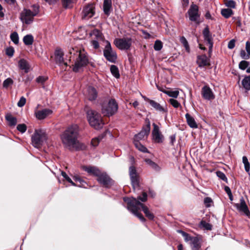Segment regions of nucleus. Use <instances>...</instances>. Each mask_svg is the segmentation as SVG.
<instances>
[{
    "instance_id": "1",
    "label": "nucleus",
    "mask_w": 250,
    "mask_h": 250,
    "mask_svg": "<svg viewBox=\"0 0 250 250\" xmlns=\"http://www.w3.org/2000/svg\"><path fill=\"white\" fill-rule=\"evenodd\" d=\"M124 201L127 203L128 209L138 217L142 222H145L146 219L141 213L138 212L141 208L148 219L150 220L154 219V214L149 210L146 206L140 203L137 199L133 197H125L124 198Z\"/></svg>"
},
{
    "instance_id": "2",
    "label": "nucleus",
    "mask_w": 250,
    "mask_h": 250,
    "mask_svg": "<svg viewBox=\"0 0 250 250\" xmlns=\"http://www.w3.org/2000/svg\"><path fill=\"white\" fill-rule=\"evenodd\" d=\"M79 126L72 125L68 126L60 135V138L64 147L71 149L78 143Z\"/></svg>"
},
{
    "instance_id": "3",
    "label": "nucleus",
    "mask_w": 250,
    "mask_h": 250,
    "mask_svg": "<svg viewBox=\"0 0 250 250\" xmlns=\"http://www.w3.org/2000/svg\"><path fill=\"white\" fill-rule=\"evenodd\" d=\"M68 53L70 55V61H75L73 70L77 72L85 66L89 62L87 53L84 50H81L78 47H71Z\"/></svg>"
},
{
    "instance_id": "4",
    "label": "nucleus",
    "mask_w": 250,
    "mask_h": 250,
    "mask_svg": "<svg viewBox=\"0 0 250 250\" xmlns=\"http://www.w3.org/2000/svg\"><path fill=\"white\" fill-rule=\"evenodd\" d=\"M87 119L90 125L96 129L101 128L104 125L101 115L93 110L87 112Z\"/></svg>"
},
{
    "instance_id": "5",
    "label": "nucleus",
    "mask_w": 250,
    "mask_h": 250,
    "mask_svg": "<svg viewBox=\"0 0 250 250\" xmlns=\"http://www.w3.org/2000/svg\"><path fill=\"white\" fill-rule=\"evenodd\" d=\"M47 135L44 130L39 129L35 130L32 136V143L34 146L40 147L47 140Z\"/></svg>"
},
{
    "instance_id": "6",
    "label": "nucleus",
    "mask_w": 250,
    "mask_h": 250,
    "mask_svg": "<svg viewBox=\"0 0 250 250\" xmlns=\"http://www.w3.org/2000/svg\"><path fill=\"white\" fill-rule=\"evenodd\" d=\"M38 13V9H34L33 11L30 9H24L21 13L20 19L23 23L29 24L33 21L34 17Z\"/></svg>"
},
{
    "instance_id": "7",
    "label": "nucleus",
    "mask_w": 250,
    "mask_h": 250,
    "mask_svg": "<svg viewBox=\"0 0 250 250\" xmlns=\"http://www.w3.org/2000/svg\"><path fill=\"white\" fill-rule=\"evenodd\" d=\"M95 14V4L89 3L84 5L82 9L81 18L82 20H88Z\"/></svg>"
},
{
    "instance_id": "8",
    "label": "nucleus",
    "mask_w": 250,
    "mask_h": 250,
    "mask_svg": "<svg viewBox=\"0 0 250 250\" xmlns=\"http://www.w3.org/2000/svg\"><path fill=\"white\" fill-rule=\"evenodd\" d=\"M189 19L197 24L201 22L200 21V14L199 13V7L196 4L192 3L188 11Z\"/></svg>"
},
{
    "instance_id": "9",
    "label": "nucleus",
    "mask_w": 250,
    "mask_h": 250,
    "mask_svg": "<svg viewBox=\"0 0 250 250\" xmlns=\"http://www.w3.org/2000/svg\"><path fill=\"white\" fill-rule=\"evenodd\" d=\"M102 113L105 116H110L115 114L118 110V104L114 99L109 101L108 104L102 108Z\"/></svg>"
},
{
    "instance_id": "10",
    "label": "nucleus",
    "mask_w": 250,
    "mask_h": 250,
    "mask_svg": "<svg viewBox=\"0 0 250 250\" xmlns=\"http://www.w3.org/2000/svg\"><path fill=\"white\" fill-rule=\"evenodd\" d=\"M114 43L119 49L128 50L131 45V39L130 38H117L114 40Z\"/></svg>"
},
{
    "instance_id": "11",
    "label": "nucleus",
    "mask_w": 250,
    "mask_h": 250,
    "mask_svg": "<svg viewBox=\"0 0 250 250\" xmlns=\"http://www.w3.org/2000/svg\"><path fill=\"white\" fill-rule=\"evenodd\" d=\"M105 45L104 50V55L107 60L111 62H115L117 60L116 53L114 51L108 41H106Z\"/></svg>"
},
{
    "instance_id": "12",
    "label": "nucleus",
    "mask_w": 250,
    "mask_h": 250,
    "mask_svg": "<svg viewBox=\"0 0 250 250\" xmlns=\"http://www.w3.org/2000/svg\"><path fill=\"white\" fill-rule=\"evenodd\" d=\"M153 128L152 131L153 141L156 143H162L164 140V136L160 131V127L155 123L152 124Z\"/></svg>"
},
{
    "instance_id": "13",
    "label": "nucleus",
    "mask_w": 250,
    "mask_h": 250,
    "mask_svg": "<svg viewBox=\"0 0 250 250\" xmlns=\"http://www.w3.org/2000/svg\"><path fill=\"white\" fill-rule=\"evenodd\" d=\"M129 176L131 181V184L134 189L139 186V176L134 167L131 166L129 167Z\"/></svg>"
},
{
    "instance_id": "14",
    "label": "nucleus",
    "mask_w": 250,
    "mask_h": 250,
    "mask_svg": "<svg viewBox=\"0 0 250 250\" xmlns=\"http://www.w3.org/2000/svg\"><path fill=\"white\" fill-rule=\"evenodd\" d=\"M150 131V124L148 121L146 125L135 136L134 141H139L141 140L147 138Z\"/></svg>"
},
{
    "instance_id": "15",
    "label": "nucleus",
    "mask_w": 250,
    "mask_h": 250,
    "mask_svg": "<svg viewBox=\"0 0 250 250\" xmlns=\"http://www.w3.org/2000/svg\"><path fill=\"white\" fill-rule=\"evenodd\" d=\"M97 177L98 182L105 187H108L113 184L112 179L105 173L101 172Z\"/></svg>"
},
{
    "instance_id": "16",
    "label": "nucleus",
    "mask_w": 250,
    "mask_h": 250,
    "mask_svg": "<svg viewBox=\"0 0 250 250\" xmlns=\"http://www.w3.org/2000/svg\"><path fill=\"white\" fill-rule=\"evenodd\" d=\"M235 207L239 212H243L249 217H250V211L243 197L241 198L240 203L235 204Z\"/></svg>"
},
{
    "instance_id": "17",
    "label": "nucleus",
    "mask_w": 250,
    "mask_h": 250,
    "mask_svg": "<svg viewBox=\"0 0 250 250\" xmlns=\"http://www.w3.org/2000/svg\"><path fill=\"white\" fill-rule=\"evenodd\" d=\"M144 99L146 102H147L155 110L159 111L161 113L167 112V110L166 105H162L159 103L156 102V101L150 100L146 97H144Z\"/></svg>"
},
{
    "instance_id": "18",
    "label": "nucleus",
    "mask_w": 250,
    "mask_h": 250,
    "mask_svg": "<svg viewBox=\"0 0 250 250\" xmlns=\"http://www.w3.org/2000/svg\"><path fill=\"white\" fill-rule=\"evenodd\" d=\"M201 94L205 100H212L215 98V95L212 90L208 85H205L202 87Z\"/></svg>"
},
{
    "instance_id": "19",
    "label": "nucleus",
    "mask_w": 250,
    "mask_h": 250,
    "mask_svg": "<svg viewBox=\"0 0 250 250\" xmlns=\"http://www.w3.org/2000/svg\"><path fill=\"white\" fill-rule=\"evenodd\" d=\"M55 60L56 63L60 65H64L65 66H67V63L64 62L63 59V52L60 48H57L55 51Z\"/></svg>"
},
{
    "instance_id": "20",
    "label": "nucleus",
    "mask_w": 250,
    "mask_h": 250,
    "mask_svg": "<svg viewBox=\"0 0 250 250\" xmlns=\"http://www.w3.org/2000/svg\"><path fill=\"white\" fill-rule=\"evenodd\" d=\"M203 34L204 40L206 41L209 44V52L212 51L213 47V42L211 35L210 33L209 28L208 27H206L203 31Z\"/></svg>"
},
{
    "instance_id": "21",
    "label": "nucleus",
    "mask_w": 250,
    "mask_h": 250,
    "mask_svg": "<svg viewBox=\"0 0 250 250\" xmlns=\"http://www.w3.org/2000/svg\"><path fill=\"white\" fill-rule=\"evenodd\" d=\"M202 238L199 236H195L192 238L191 242H189V245L191 250H199L201 248Z\"/></svg>"
},
{
    "instance_id": "22",
    "label": "nucleus",
    "mask_w": 250,
    "mask_h": 250,
    "mask_svg": "<svg viewBox=\"0 0 250 250\" xmlns=\"http://www.w3.org/2000/svg\"><path fill=\"white\" fill-rule=\"evenodd\" d=\"M83 169L86 171L88 174L98 177L101 172L100 170L95 167H83Z\"/></svg>"
},
{
    "instance_id": "23",
    "label": "nucleus",
    "mask_w": 250,
    "mask_h": 250,
    "mask_svg": "<svg viewBox=\"0 0 250 250\" xmlns=\"http://www.w3.org/2000/svg\"><path fill=\"white\" fill-rule=\"evenodd\" d=\"M52 113V111L49 109H43L39 110L36 112V117L39 120H42L45 118L47 116L50 115Z\"/></svg>"
},
{
    "instance_id": "24",
    "label": "nucleus",
    "mask_w": 250,
    "mask_h": 250,
    "mask_svg": "<svg viewBox=\"0 0 250 250\" xmlns=\"http://www.w3.org/2000/svg\"><path fill=\"white\" fill-rule=\"evenodd\" d=\"M86 97L90 101L95 100L97 97L96 90L93 87H89L87 89Z\"/></svg>"
},
{
    "instance_id": "25",
    "label": "nucleus",
    "mask_w": 250,
    "mask_h": 250,
    "mask_svg": "<svg viewBox=\"0 0 250 250\" xmlns=\"http://www.w3.org/2000/svg\"><path fill=\"white\" fill-rule=\"evenodd\" d=\"M185 117L188 125L191 128H197L198 127L197 124L192 116H191L189 114L187 113L185 115Z\"/></svg>"
},
{
    "instance_id": "26",
    "label": "nucleus",
    "mask_w": 250,
    "mask_h": 250,
    "mask_svg": "<svg viewBox=\"0 0 250 250\" xmlns=\"http://www.w3.org/2000/svg\"><path fill=\"white\" fill-rule=\"evenodd\" d=\"M197 62L199 67H204L209 65L208 60L206 55H201L198 57Z\"/></svg>"
},
{
    "instance_id": "27",
    "label": "nucleus",
    "mask_w": 250,
    "mask_h": 250,
    "mask_svg": "<svg viewBox=\"0 0 250 250\" xmlns=\"http://www.w3.org/2000/svg\"><path fill=\"white\" fill-rule=\"evenodd\" d=\"M19 66L20 69L24 71L25 73H27L29 70V65L27 62L22 59L19 61Z\"/></svg>"
},
{
    "instance_id": "28",
    "label": "nucleus",
    "mask_w": 250,
    "mask_h": 250,
    "mask_svg": "<svg viewBox=\"0 0 250 250\" xmlns=\"http://www.w3.org/2000/svg\"><path fill=\"white\" fill-rule=\"evenodd\" d=\"M111 3V0H104L103 4L104 11V14L107 16L110 14Z\"/></svg>"
},
{
    "instance_id": "29",
    "label": "nucleus",
    "mask_w": 250,
    "mask_h": 250,
    "mask_svg": "<svg viewBox=\"0 0 250 250\" xmlns=\"http://www.w3.org/2000/svg\"><path fill=\"white\" fill-rule=\"evenodd\" d=\"M5 119L8 122L9 125L11 126H14L17 123V120L16 117L13 116L10 114H7L5 116Z\"/></svg>"
},
{
    "instance_id": "30",
    "label": "nucleus",
    "mask_w": 250,
    "mask_h": 250,
    "mask_svg": "<svg viewBox=\"0 0 250 250\" xmlns=\"http://www.w3.org/2000/svg\"><path fill=\"white\" fill-rule=\"evenodd\" d=\"M146 162L148 165L153 169L156 171H159L161 170V167L155 162H153L149 159L145 160Z\"/></svg>"
},
{
    "instance_id": "31",
    "label": "nucleus",
    "mask_w": 250,
    "mask_h": 250,
    "mask_svg": "<svg viewBox=\"0 0 250 250\" xmlns=\"http://www.w3.org/2000/svg\"><path fill=\"white\" fill-rule=\"evenodd\" d=\"M78 0H62V4L65 8H71Z\"/></svg>"
},
{
    "instance_id": "32",
    "label": "nucleus",
    "mask_w": 250,
    "mask_h": 250,
    "mask_svg": "<svg viewBox=\"0 0 250 250\" xmlns=\"http://www.w3.org/2000/svg\"><path fill=\"white\" fill-rule=\"evenodd\" d=\"M242 84L247 90H250V75L245 77L242 81Z\"/></svg>"
},
{
    "instance_id": "33",
    "label": "nucleus",
    "mask_w": 250,
    "mask_h": 250,
    "mask_svg": "<svg viewBox=\"0 0 250 250\" xmlns=\"http://www.w3.org/2000/svg\"><path fill=\"white\" fill-rule=\"evenodd\" d=\"M34 38L31 35H27L23 38V42L26 45H32L33 43Z\"/></svg>"
},
{
    "instance_id": "34",
    "label": "nucleus",
    "mask_w": 250,
    "mask_h": 250,
    "mask_svg": "<svg viewBox=\"0 0 250 250\" xmlns=\"http://www.w3.org/2000/svg\"><path fill=\"white\" fill-rule=\"evenodd\" d=\"M221 13L224 18L228 19L233 14V12L231 9L225 8L221 10Z\"/></svg>"
},
{
    "instance_id": "35",
    "label": "nucleus",
    "mask_w": 250,
    "mask_h": 250,
    "mask_svg": "<svg viewBox=\"0 0 250 250\" xmlns=\"http://www.w3.org/2000/svg\"><path fill=\"white\" fill-rule=\"evenodd\" d=\"M178 232L180 233H181L182 236L184 238V240L186 242H191L192 238H194L195 237H193L190 236L189 234L187 233V232L182 230H178Z\"/></svg>"
},
{
    "instance_id": "36",
    "label": "nucleus",
    "mask_w": 250,
    "mask_h": 250,
    "mask_svg": "<svg viewBox=\"0 0 250 250\" xmlns=\"http://www.w3.org/2000/svg\"><path fill=\"white\" fill-rule=\"evenodd\" d=\"M134 144L136 147L140 151L143 152H147L148 150L146 147L142 145L139 141H134Z\"/></svg>"
},
{
    "instance_id": "37",
    "label": "nucleus",
    "mask_w": 250,
    "mask_h": 250,
    "mask_svg": "<svg viewBox=\"0 0 250 250\" xmlns=\"http://www.w3.org/2000/svg\"><path fill=\"white\" fill-rule=\"evenodd\" d=\"M110 71L112 74L116 78H119L120 77V74L118 67L114 65H112L110 67Z\"/></svg>"
},
{
    "instance_id": "38",
    "label": "nucleus",
    "mask_w": 250,
    "mask_h": 250,
    "mask_svg": "<svg viewBox=\"0 0 250 250\" xmlns=\"http://www.w3.org/2000/svg\"><path fill=\"white\" fill-rule=\"evenodd\" d=\"M180 41L181 42V43L183 45V46L185 47L186 51L188 52H189L190 48L189 46L188 45V42L187 41V39L184 37H182L180 39Z\"/></svg>"
},
{
    "instance_id": "39",
    "label": "nucleus",
    "mask_w": 250,
    "mask_h": 250,
    "mask_svg": "<svg viewBox=\"0 0 250 250\" xmlns=\"http://www.w3.org/2000/svg\"><path fill=\"white\" fill-rule=\"evenodd\" d=\"M92 35L95 37V38L98 40H103V35L102 33L98 29H94L92 31Z\"/></svg>"
},
{
    "instance_id": "40",
    "label": "nucleus",
    "mask_w": 250,
    "mask_h": 250,
    "mask_svg": "<svg viewBox=\"0 0 250 250\" xmlns=\"http://www.w3.org/2000/svg\"><path fill=\"white\" fill-rule=\"evenodd\" d=\"M250 63L249 62L243 60L241 61L239 63V68L241 70H245L249 67Z\"/></svg>"
},
{
    "instance_id": "41",
    "label": "nucleus",
    "mask_w": 250,
    "mask_h": 250,
    "mask_svg": "<svg viewBox=\"0 0 250 250\" xmlns=\"http://www.w3.org/2000/svg\"><path fill=\"white\" fill-rule=\"evenodd\" d=\"M243 163L245 166V170L247 172H249L250 169V163L246 156H243L242 158Z\"/></svg>"
},
{
    "instance_id": "42",
    "label": "nucleus",
    "mask_w": 250,
    "mask_h": 250,
    "mask_svg": "<svg viewBox=\"0 0 250 250\" xmlns=\"http://www.w3.org/2000/svg\"><path fill=\"white\" fill-rule=\"evenodd\" d=\"M200 226L207 230H211L212 229V225L209 223H207L205 221H201L200 222Z\"/></svg>"
},
{
    "instance_id": "43",
    "label": "nucleus",
    "mask_w": 250,
    "mask_h": 250,
    "mask_svg": "<svg viewBox=\"0 0 250 250\" xmlns=\"http://www.w3.org/2000/svg\"><path fill=\"white\" fill-rule=\"evenodd\" d=\"M165 93H166L167 95L169 96V97L176 98L179 95V91L175 90V91H166L164 92Z\"/></svg>"
},
{
    "instance_id": "44",
    "label": "nucleus",
    "mask_w": 250,
    "mask_h": 250,
    "mask_svg": "<svg viewBox=\"0 0 250 250\" xmlns=\"http://www.w3.org/2000/svg\"><path fill=\"white\" fill-rule=\"evenodd\" d=\"M10 39L12 41L16 44L19 43V36L17 32H15L10 35Z\"/></svg>"
},
{
    "instance_id": "45",
    "label": "nucleus",
    "mask_w": 250,
    "mask_h": 250,
    "mask_svg": "<svg viewBox=\"0 0 250 250\" xmlns=\"http://www.w3.org/2000/svg\"><path fill=\"white\" fill-rule=\"evenodd\" d=\"M13 80L10 78H8L4 81L3 86L5 88H7L10 85L13 84Z\"/></svg>"
},
{
    "instance_id": "46",
    "label": "nucleus",
    "mask_w": 250,
    "mask_h": 250,
    "mask_svg": "<svg viewBox=\"0 0 250 250\" xmlns=\"http://www.w3.org/2000/svg\"><path fill=\"white\" fill-rule=\"evenodd\" d=\"M163 47L162 42L161 41L159 40H157L155 41L154 45V49L156 51L160 50Z\"/></svg>"
},
{
    "instance_id": "47",
    "label": "nucleus",
    "mask_w": 250,
    "mask_h": 250,
    "mask_svg": "<svg viewBox=\"0 0 250 250\" xmlns=\"http://www.w3.org/2000/svg\"><path fill=\"white\" fill-rule=\"evenodd\" d=\"M225 4L226 6L232 8H234L236 6L235 2L233 0H226Z\"/></svg>"
},
{
    "instance_id": "48",
    "label": "nucleus",
    "mask_w": 250,
    "mask_h": 250,
    "mask_svg": "<svg viewBox=\"0 0 250 250\" xmlns=\"http://www.w3.org/2000/svg\"><path fill=\"white\" fill-rule=\"evenodd\" d=\"M17 129H18V131L23 133L26 131L27 129V126L24 124H19L17 126Z\"/></svg>"
},
{
    "instance_id": "49",
    "label": "nucleus",
    "mask_w": 250,
    "mask_h": 250,
    "mask_svg": "<svg viewBox=\"0 0 250 250\" xmlns=\"http://www.w3.org/2000/svg\"><path fill=\"white\" fill-rule=\"evenodd\" d=\"M169 102L175 108H178L181 106L180 104L177 100L174 99H169Z\"/></svg>"
},
{
    "instance_id": "50",
    "label": "nucleus",
    "mask_w": 250,
    "mask_h": 250,
    "mask_svg": "<svg viewBox=\"0 0 250 250\" xmlns=\"http://www.w3.org/2000/svg\"><path fill=\"white\" fill-rule=\"evenodd\" d=\"M240 56L242 59L245 60H248L250 58V56H249V54L246 53L245 50L243 49H241L240 50Z\"/></svg>"
},
{
    "instance_id": "51",
    "label": "nucleus",
    "mask_w": 250,
    "mask_h": 250,
    "mask_svg": "<svg viewBox=\"0 0 250 250\" xmlns=\"http://www.w3.org/2000/svg\"><path fill=\"white\" fill-rule=\"evenodd\" d=\"M216 175L221 180L227 182V178L223 172L220 171H218L216 172Z\"/></svg>"
},
{
    "instance_id": "52",
    "label": "nucleus",
    "mask_w": 250,
    "mask_h": 250,
    "mask_svg": "<svg viewBox=\"0 0 250 250\" xmlns=\"http://www.w3.org/2000/svg\"><path fill=\"white\" fill-rule=\"evenodd\" d=\"M14 49L13 47H8L6 50V54L9 57H12L14 55Z\"/></svg>"
},
{
    "instance_id": "53",
    "label": "nucleus",
    "mask_w": 250,
    "mask_h": 250,
    "mask_svg": "<svg viewBox=\"0 0 250 250\" xmlns=\"http://www.w3.org/2000/svg\"><path fill=\"white\" fill-rule=\"evenodd\" d=\"M26 103V99L24 97H21L19 101L18 102L17 105L19 107H22Z\"/></svg>"
},
{
    "instance_id": "54",
    "label": "nucleus",
    "mask_w": 250,
    "mask_h": 250,
    "mask_svg": "<svg viewBox=\"0 0 250 250\" xmlns=\"http://www.w3.org/2000/svg\"><path fill=\"white\" fill-rule=\"evenodd\" d=\"M47 79V77L44 76H39L36 79V82L38 83L43 84Z\"/></svg>"
},
{
    "instance_id": "55",
    "label": "nucleus",
    "mask_w": 250,
    "mask_h": 250,
    "mask_svg": "<svg viewBox=\"0 0 250 250\" xmlns=\"http://www.w3.org/2000/svg\"><path fill=\"white\" fill-rule=\"evenodd\" d=\"M101 139L99 138H95L91 140V145L94 146H96L99 144Z\"/></svg>"
},
{
    "instance_id": "56",
    "label": "nucleus",
    "mask_w": 250,
    "mask_h": 250,
    "mask_svg": "<svg viewBox=\"0 0 250 250\" xmlns=\"http://www.w3.org/2000/svg\"><path fill=\"white\" fill-rule=\"evenodd\" d=\"M212 202V199L210 197H206L204 199V203L207 207L210 206V204Z\"/></svg>"
},
{
    "instance_id": "57",
    "label": "nucleus",
    "mask_w": 250,
    "mask_h": 250,
    "mask_svg": "<svg viewBox=\"0 0 250 250\" xmlns=\"http://www.w3.org/2000/svg\"><path fill=\"white\" fill-rule=\"evenodd\" d=\"M235 41L234 39H232L229 42L228 47L230 49H232L235 47Z\"/></svg>"
},
{
    "instance_id": "58",
    "label": "nucleus",
    "mask_w": 250,
    "mask_h": 250,
    "mask_svg": "<svg viewBox=\"0 0 250 250\" xmlns=\"http://www.w3.org/2000/svg\"><path fill=\"white\" fill-rule=\"evenodd\" d=\"M170 140V144L172 146L174 145V144L175 143L176 141V135L173 134L169 136V137Z\"/></svg>"
},
{
    "instance_id": "59",
    "label": "nucleus",
    "mask_w": 250,
    "mask_h": 250,
    "mask_svg": "<svg viewBox=\"0 0 250 250\" xmlns=\"http://www.w3.org/2000/svg\"><path fill=\"white\" fill-rule=\"evenodd\" d=\"M91 43L93 47L95 49H97L99 47V42H98V41H97V40H92L91 42Z\"/></svg>"
},
{
    "instance_id": "60",
    "label": "nucleus",
    "mask_w": 250,
    "mask_h": 250,
    "mask_svg": "<svg viewBox=\"0 0 250 250\" xmlns=\"http://www.w3.org/2000/svg\"><path fill=\"white\" fill-rule=\"evenodd\" d=\"M147 194L146 192H143L142 197L139 196L138 199L142 202H146L147 200Z\"/></svg>"
},
{
    "instance_id": "61",
    "label": "nucleus",
    "mask_w": 250,
    "mask_h": 250,
    "mask_svg": "<svg viewBox=\"0 0 250 250\" xmlns=\"http://www.w3.org/2000/svg\"><path fill=\"white\" fill-rule=\"evenodd\" d=\"M246 50L249 54V56H250V42L249 41L247 42L246 43Z\"/></svg>"
},
{
    "instance_id": "62",
    "label": "nucleus",
    "mask_w": 250,
    "mask_h": 250,
    "mask_svg": "<svg viewBox=\"0 0 250 250\" xmlns=\"http://www.w3.org/2000/svg\"><path fill=\"white\" fill-rule=\"evenodd\" d=\"M62 177L68 182H70V181H71V178L67 175V174L64 172V171H62Z\"/></svg>"
},
{
    "instance_id": "63",
    "label": "nucleus",
    "mask_w": 250,
    "mask_h": 250,
    "mask_svg": "<svg viewBox=\"0 0 250 250\" xmlns=\"http://www.w3.org/2000/svg\"><path fill=\"white\" fill-rule=\"evenodd\" d=\"M3 7L0 4V18H3L4 17V14L2 11Z\"/></svg>"
},
{
    "instance_id": "64",
    "label": "nucleus",
    "mask_w": 250,
    "mask_h": 250,
    "mask_svg": "<svg viewBox=\"0 0 250 250\" xmlns=\"http://www.w3.org/2000/svg\"><path fill=\"white\" fill-rule=\"evenodd\" d=\"M225 190L227 192L228 195L231 194V190H230V188L229 187L226 186L225 187Z\"/></svg>"
}]
</instances>
